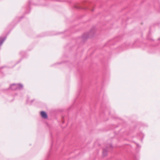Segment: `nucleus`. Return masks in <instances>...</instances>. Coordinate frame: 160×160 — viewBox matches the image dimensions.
<instances>
[{
  "instance_id": "0eeeda50",
  "label": "nucleus",
  "mask_w": 160,
  "mask_h": 160,
  "mask_svg": "<svg viewBox=\"0 0 160 160\" xmlns=\"http://www.w3.org/2000/svg\"><path fill=\"white\" fill-rule=\"evenodd\" d=\"M138 136L139 137H140V138H141V140L142 141V138L144 137V134H143V133H142V132H141L139 134H138Z\"/></svg>"
},
{
  "instance_id": "f257e3e1",
  "label": "nucleus",
  "mask_w": 160,
  "mask_h": 160,
  "mask_svg": "<svg viewBox=\"0 0 160 160\" xmlns=\"http://www.w3.org/2000/svg\"><path fill=\"white\" fill-rule=\"evenodd\" d=\"M23 88V85L20 83L13 84L11 85L10 88L12 90H21Z\"/></svg>"
},
{
  "instance_id": "20e7f679",
  "label": "nucleus",
  "mask_w": 160,
  "mask_h": 160,
  "mask_svg": "<svg viewBox=\"0 0 160 160\" xmlns=\"http://www.w3.org/2000/svg\"><path fill=\"white\" fill-rule=\"evenodd\" d=\"M41 115L42 117L44 119L47 118H48V116L47 113L44 111H41Z\"/></svg>"
},
{
  "instance_id": "9b49d317",
  "label": "nucleus",
  "mask_w": 160,
  "mask_h": 160,
  "mask_svg": "<svg viewBox=\"0 0 160 160\" xmlns=\"http://www.w3.org/2000/svg\"><path fill=\"white\" fill-rule=\"evenodd\" d=\"M110 147H112V146L111 145H110Z\"/></svg>"
},
{
  "instance_id": "ddd939ff",
  "label": "nucleus",
  "mask_w": 160,
  "mask_h": 160,
  "mask_svg": "<svg viewBox=\"0 0 160 160\" xmlns=\"http://www.w3.org/2000/svg\"><path fill=\"white\" fill-rule=\"evenodd\" d=\"M62 122L63 123L64 122V121H62Z\"/></svg>"
},
{
  "instance_id": "423d86ee",
  "label": "nucleus",
  "mask_w": 160,
  "mask_h": 160,
  "mask_svg": "<svg viewBox=\"0 0 160 160\" xmlns=\"http://www.w3.org/2000/svg\"><path fill=\"white\" fill-rule=\"evenodd\" d=\"M107 154V148H104L103 149L102 154L103 156H106Z\"/></svg>"
},
{
  "instance_id": "f03ea898",
  "label": "nucleus",
  "mask_w": 160,
  "mask_h": 160,
  "mask_svg": "<svg viewBox=\"0 0 160 160\" xmlns=\"http://www.w3.org/2000/svg\"><path fill=\"white\" fill-rule=\"evenodd\" d=\"M92 31H90L89 33H84L82 36V38L83 39H85L89 38L91 37V34L92 32Z\"/></svg>"
},
{
  "instance_id": "1a4fd4ad",
  "label": "nucleus",
  "mask_w": 160,
  "mask_h": 160,
  "mask_svg": "<svg viewBox=\"0 0 160 160\" xmlns=\"http://www.w3.org/2000/svg\"><path fill=\"white\" fill-rule=\"evenodd\" d=\"M32 0H29V2H28V3H29V5H32Z\"/></svg>"
},
{
  "instance_id": "2eb2a0df",
  "label": "nucleus",
  "mask_w": 160,
  "mask_h": 160,
  "mask_svg": "<svg viewBox=\"0 0 160 160\" xmlns=\"http://www.w3.org/2000/svg\"><path fill=\"white\" fill-rule=\"evenodd\" d=\"M84 8V9H85V8Z\"/></svg>"
},
{
  "instance_id": "39448f33",
  "label": "nucleus",
  "mask_w": 160,
  "mask_h": 160,
  "mask_svg": "<svg viewBox=\"0 0 160 160\" xmlns=\"http://www.w3.org/2000/svg\"><path fill=\"white\" fill-rule=\"evenodd\" d=\"M6 38V37H0V47L1 46L4 41Z\"/></svg>"
},
{
  "instance_id": "6e6552de",
  "label": "nucleus",
  "mask_w": 160,
  "mask_h": 160,
  "mask_svg": "<svg viewBox=\"0 0 160 160\" xmlns=\"http://www.w3.org/2000/svg\"><path fill=\"white\" fill-rule=\"evenodd\" d=\"M75 8H77L78 9H82V7L80 6H76Z\"/></svg>"
},
{
  "instance_id": "4468645a",
  "label": "nucleus",
  "mask_w": 160,
  "mask_h": 160,
  "mask_svg": "<svg viewBox=\"0 0 160 160\" xmlns=\"http://www.w3.org/2000/svg\"><path fill=\"white\" fill-rule=\"evenodd\" d=\"M84 8V9H85V8Z\"/></svg>"
},
{
  "instance_id": "f8f14e48",
  "label": "nucleus",
  "mask_w": 160,
  "mask_h": 160,
  "mask_svg": "<svg viewBox=\"0 0 160 160\" xmlns=\"http://www.w3.org/2000/svg\"><path fill=\"white\" fill-rule=\"evenodd\" d=\"M91 10L92 11H93V9H91Z\"/></svg>"
},
{
  "instance_id": "7ed1b4c3",
  "label": "nucleus",
  "mask_w": 160,
  "mask_h": 160,
  "mask_svg": "<svg viewBox=\"0 0 160 160\" xmlns=\"http://www.w3.org/2000/svg\"><path fill=\"white\" fill-rule=\"evenodd\" d=\"M34 101V99H31L30 97H28L26 100V102L27 104L31 105L32 104L33 102Z\"/></svg>"
},
{
  "instance_id": "9d476101",
  "label": "nucleus",
  "mask_w": 160,
  "mask_h": 160,
  "mask_svg": "<svg viewBox=\"0 0 160 160\" xmlns=\"http://www.w3.org/2000/svg\"><path fill=\"white\" fill-rule=\"evenodd\" d=\"M25 53V52H23V51H22V52H20V54H21V55H23Z\"/></svg>"
}]
</instances>
